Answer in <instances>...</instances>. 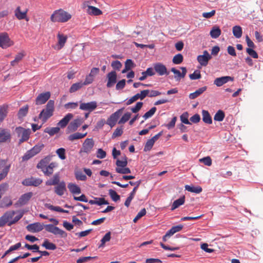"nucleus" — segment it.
Returning <instances> with one entry per match:
<instances>
[{
  "mask_svg": "<svg viewBox=\"0 0 263 263\" xmlns=\"http://www.w3.org/2000/svg\"><path fill=\"white\" fill-rule=\"evenodd\" d=\"M71 15L62 9L55 10L50 16V20L53 23H66L71 18Z\"/></svg>",
  "mask_w": 263,
  "mask_h": 263,
  "instance_id": "obj_1",
  "label": "nucleus"
},
{
  "mask_svg": "<svg viewBox=\"0 0 263 263\" xmlns=\"http://www.w3.org/2000/svg\"><path fill=\"white\" fill-rule=\"evenodd\" d=\"M54 110V101L53 100H49L46 105L45 109H43L39 115V118L41 119L43 123L53 115Z\"/></svg>",
  "mask_w": 263,
  "mask_h": 263,
  "instance_id": "obj_2",
  "label": "nucleus"
},
{
  "mask_svg": "<svg viewBox=\"0 0 263 263\" xmlns=\"http://www.w3.org/2000/svg\"><path fill=\"white\" fill-rule=\"evenodd\" d=\"M19 139L18 143L20 144L25 141H27L30 137L31 130L30 129H25L22 127H17L15 129Z\"/></svg>",
  "mask_w": 263,
  "mask_h": 263,
  "instance_id": "obj_3",
  "label": "nucleus"
},
{
  "mask_svg": "<svg viewBox=\"0 0 263 263\" xmlns=\"http://www.w3.org/2000/svg\"><path fill=\"white\" fill-rule=\"evenodd\" d=\"M44 227L45 230L48 232L51 233L55 235H59L62 238H65L67 237V233L64 231L60 229L56 226H54L52 224H46Z\"/></svg>",
  "mask_w": 263,
  "mask_h": 263,
  "instance_id": "obj_4",
  "label": "nucleus"
},
{
  "mask_svg": "<svg viewBox=\"0 0 263 263\" xmlns=\"http://www.w3.org/2000/svg\"><path fill=\"white\" fill-rule=\"evenodd\" d=\"M11 139L10 130L7 128L0 127V143L10 142Z\"/></svg>",
  "mask_w": 263,
  "mask_h": 263,
  "instance_id": "obj_5",
  "label": "nucleus"
},
{
  "mask_svg": "<svg viewBox=\"0 0 263 263\" xmlns=\"http://www.w3.org/2000/svg\"><path fill=\"white\" fill-rule=\"evenodd\" d=\"M13 44L7 33L0 34V47L3 48H7Z\"/></svg>",
  "mask_w": 263,
  "mask_h": 263,
  "instance_id": "obj_6",
  "label": "nucleus"
},
{
  "mask_svg": "<svg viewBox=\"0 0 263 263\" xmlns=\"http://www.w3.org/2000/svg\"><path fill=\"white\" fill-rule=\"evenodd\" d=\"M149 92V90L148 89L143 90L141 91L140 93H138L131 97L129 99H128L126 104L127 105H129L132 103H133L134 102L137 101L138 99L140 100H143L148 94Z\"/></svg>",
  "mask_w": 263,
  "mask_h": 263,
  "instance_id": "obj_7",
  "label": "nucleus"
},
{
  "mask_svg": "<svg viewBox=\"0 0 263 263\" xmlns=\"http://www.w3.org/2000/svg\"><path fill=\"white\" fill-rule=\"evenodd\" d=\"M123 109H120L112 114L107 120L106 124L111 127L114 126L122 113Z\"/></svg>",
  "mask_w": 263,
  "mask_h": 263,
  "instance_id": "obj_8",
  "label": "nucleus"
},
{
  "mask_svg": "<svg viewBox=\"0 0 263 263\" xmlns=\"http://www.w3.org/2000/svg\"><path fill=\"white\" fill-rule=\"evenodd\" d=\"M14 211H9L6 212L0 218V227L4 226L7 223H9L10 221L12 220V218L15 215Z\"/></svg>",
  "mask_w": 263,
  "mask_h": 263,
  "instance_id": "obj_9",
  "label": "nucleus"
},
{
  "mask_svg": "<svg viewBox=\"0 0 263 263\" xmlns=\"http://www.w3.org/2000/svg\"><path fill=\"white\" fill-rule=\"evenodd\" d=\"M94 145V142L92 139L87 138L83 144L82 148L81 149L80 153H89Z\"/></svg>",
  "mask_w": 263,
  "mask_h": 263,
  "instance_id": "obj_10",
  "label": "nucleus"
},
{
  "mask_svg": "<svg viewBox=\"0 0 263 263\" xmlns=\"http://www.w3.org/2000/svg\"><path fill=\"white\" fill-rule=\"evenodd\" d=\"M97 107V103L96 101H91L87 103H80V109L82 110L87 111L91 112Z\"/></svg>",
  "mask_w": 263,
  "mask_h": 263,
  "instance_id": "obj_11",
  "label": "nucleus"
},
{
  "mask_svg": "<svg viewBox=\"0 0 263 263\" xmlns=\"http://www.w3.org/2000/svg\"><path fill=\"white\" fill-rule=\"evenodd\" d=\"M203 53L202 55H199L197 58V60L201 66H206L209 60L212 59V57L207 50L203 51Z\"/></svg>",
  "mask_w": 263,
  "mask_h": 263,
  "instance_id": "obj_12",
  "label": "nucleus"
},
{
  "mask_svg": "<svg viewBox=\"0 0 263 263\" xmlns=\"http://www.w3.org/2000/svg\"><path fill=\"white\" fill-rule=\"evenodd\" d=\"M83 120L82 118H78L72 121L68 126L67 133H69L76 131L77 128L83 123Z\"/></svg>",
  "mask_w": 263,
  "mask_h": 263,
  "instance_id": "obj_13",
  "label": "nucleus"
},
{
  "mask_svg": "<svg viewBox=\"0 0 263 263\" xmlns=\"http://www.w3.org/2000/svg\"><path fill=\"white\" fill-rule=\"evenodd\" d=\"M51 93L49 91L41 93L38 95L35 99V104L37 105L45 104L50 98Z\"/></svg>",
  "mask_w": 263,
  "mask_h": 263,
  "instance_id": "obj_14",
  "label": "nucleus"
},
{
  "mask_svg": "<svg viewBox=\"0 0 263 263\" xmlns=\"http://www.w3.org/2000/svg\"><path fill=\"white\" fill-rule=\"evenodd\" d=\"M42 182V180L40 178H35L31 177L25 179L22 182V184L26 186H37Z\"/></svg>",
  "mask_w": 263,
  "mask_h": 263,
  "instance_id": "obj_15",
  "label": "nucleus"
},
{
  "mask_svg": "<svg viewBox=\"0 0 263 263\" xmlns=\"http://www.w3.org/2000/svg\"><path fill=\"white\" fill-rule=\"evenodd\" d=\"M180 69L182 70V72H180L179 70L176 69L174 67L172 68L171 69V71L175 74L174 78L177 81H179L181 80V79L184 78L187 72V70L185 67H182L180 68Z\"/></svg>",
  "mask_w": 263,
  "mask_h": 263,
  "instance_id": "obj_16",
  "label": "nucleus"
},
{
  "mask_svg": "<svg viewBox=\"0 0 263 263\" xmlns=\"http://www.w3.org/2000/svg\"><path fill=\"white\" fill-rule=\"evenodd\" d=\"M66 191V183L63 180L61 181L54 187V193L60 196H63Z\"/></svg>",
  "mask_w": 263,
  "mask_h": 263,
  "instance_id": "obj_17",
  "label": "nucleus"
},
{
  "mask_svg": "<svg viewBox=\"0 0 263 263\" xmlns=\"http://www.w3.org/2000/svg\"><path fill=\"white\" fill-rule=\"evenodd\" d=\"M154 69L159 76L168 75L169 74L166 66L161 63L155 64L154 65Z\"/></svg>",
  "mask_w": 263,
  "mask_h": 263,
  "instance_id": "obj_18",
  "label": "nucleus"
},
{
  "mask_svg": "<svg viewBox=\"0 0 263 263\" xmlns=\"http://www.w3.org/2000/svg\"><path fill=\"white\" fill-rule=\"evenodd\" d=\"M234 78L230 76H224L215 79L214 84L218 87H220L229 81H233Z\"/></svg>",
  "mask_w": 263,
  "mask_h": 263,
  "instance_id": "obj_19",
  "label": "nucleus"
},
{
  "mask_svg": "<svg viewBox=\"0 0 263 263\" xmlns=\"http://www.w3.org/2000/svg\"><path fill=\"white\" fill-rule=\"evenodd\" d=\"M27 230L31 233H36L43 229V226L40 222H35L29 224L26 227Z\"/></svg>",
  "mask_w": 263,
  "mask_h": 263,
  "instance_id": "obj_20",
  "label": "nucleus"
},
{
  "mask_svg": "<svg viewBox=\"0 0 263 263\" xmlns=\"http://www.w3.org/2000/svg\"><path fill=\"white\" fill-rule=\"evenodd\" d=\"M32 195L33 194L32 192H29L22 195L15 203V205H23L27 204Z\"/></svg>",
  "mask_w": 263,
  "mask_h": 263,
  "instance_id": "obj_21",
  "label": "nucleus"
},
{
  "mask_svg": "<svg viewBox=\"0 0 263 263\" xmlns=\"http://www.w3.org/2000/svg\"><path fill=\"white\" fill-rule=\"evenodd\" d=\"M58 43L57 45V49L58 50L61 49L65 45L67 40V36L62 33H58L57 34Z\"/></svg>",
  "mask_w": 263,
  "mask_h": 263,
  "instance_id": "obj_22",
  "label": "nucleus"
},
{
  "mask_svg": "<svg viewBox=\"0 0 263 263\" xmlns=\"http://www.w3.org/2000/svg\"><path fill=\"white\" fill-rule=\"evenodd\" d=\"M107 87L110 88L112 87L117 81V74L115 71H112L109 72L107 74Z\"/></svg>",
  "mask_w": 263,
  "mask_h": 263,
  "instance_id": "obj_23",
  "label": "nucleus"
},
{
  "mask_svg": "<svg viewBox=\"0 0 263 263\" xmlns=\"http://www.w3.org/2000/svg\"><path fill=\"white\" fill-rule=\"evenodd\" d=\"M73 116L71 113L67 114L62 120L58 123V125L61 128H64L66 126L69 121L73 118Z\"/></svg>",
  "mask_w": 263,
  "mask_h": 263,
  "instance_id": "obj_24",
  "label": "nucleus"
},
{
  "mask_svg": "<svg viewBox=\"0 0 263 263\" xmlns=\"http://www.w3.org/2000/svg\"><path fill=\"white\" fill-rule=\"evenodd\" d=\"M60 175L59 173H55L52 178L46 182L47 185H56L60 182Z\"/></svg>",
  "mask_w": 263,
  "mask_h": 263,
  "instance_id": "obj_25",
  "label": "nucleus"
},
{
  "mask_svg": "<svg viewBox=\"0 0 263 263\" xmlns=\"http://www.w3.org/2000/svg\"><path fill=\"white\" fill-rule=\"evenodd\" d=\"M67 187L70 192L72 194H79L81 192V188L75 183H69Z\"/></svg>",
  "mask_w": 263,
  "mask_h": 263,
  "instance_id": "obj_26",
  "label": "nucleus"
},
{
  "mask_svg": "<svg viewBox=\"0 0 263 263\" xmlns=\"http://www.w3.org/2000/svg\"><path fill=\"white\" fill-rule=\"evenodd\" d=\"M27 10L22 12L21 10L20 6H18L14 11V14L15 17L18 20L26 19L27 17Z\"/></svg>",
  "mask_w": 263,
  "mask_h": 263,
  "instance_id": "obj_27",
  "label": "nucleus"
},
{
  "mask_svg": "<svg viewBox=\"0 0 263 263\" xmlns=\"http://www.w3.org/2000/svg\"><path fill=\"white\" fill-rule=\"evenodd\" d=\"M88 202L90 204H97L98 205H102L103 204H108V202L104 198L95 197L93 200H90Z\"/></svg>",
  "mask_w": 263,
  "mask_h": 263,
  "instance_id": "obj_28",
  "label": "nucleus"
},
{
  "mask_svg": "<svg viewBox=\"0 0 263 263\" xmlns=\"http://www.w3.org/2000/svg\"><path fill=\"white\" fill-rule=\"evenodd\" d=\"M185 190L194 193L196 194H199L202 191V189L200 186H193V185H185Z\"/></svg>",
  "mask_w": 263,
  "mask_h": 263,
  "instance_id": "obj_29",
  "label": "nucleus"
},
{
  "mask_svg": "<svg viewBox=\"0 0 263 263\" xmlns=\"http://www.w3.org/2000/svg\"><path fill=\"white\" fill-rule=\"evenodd\" d=\"M87 12L89 14L92 15H99L102 13V12L100 9L92 6H88Z\"/></svg>",
  "mask_w": 263,
  "mask_h": 263,
  "instance_id": "obj_30",
  "label": "nucleus"
},
{
  "mask_svg": "<svg viewBox=\"0 0 263 263\" xmlns=\"http://www.w3.org/2000/svg\"><path fill=\"white\" fill-rule=\"evenodd\" d=\"M207 89L206 86H204L201 87L197 90H196L195 92L193 93H191L189 95V98L190 99H195L201 95L203 92H204Z\"/></svg>",
  "mask_w": 263,
  "mask_h": 263,
  "instance_id": "obj_31",
  "label": "nucleus"
},
{
  "mask_svg": "<svg viewBox=\"0 0 263 263\" xmlns=\"http://www.w3.org/2000/svg\"><path fill=\"white\" fill-rule=\"evenodd\" d=\"M221 33V31L219 27L217 26H214L210 31V34L212 38L217 39L220 35Z\"/></svg>",
  "mask_w": 263,
  "mask_h": 263,
  "instance_id": "obj_32",
  "label": "nucleus"
},
{
  "mask_svg": "<svg viewBox=\"0 0 263 263\" xmlns=\"http://www.w3.org/2000/svg\"><path fill=\"white\" fill-rule=\"evenodd\" d=\"M57 166V164L54 162H51L45 169L43 170V173L46 176H50L53 172V168Z\"/></svg>",
  "mask_w": 263,
  "mask_h": 263,
  "instance_id": "obj_33",
  "label": "nucleus"
},
{
  "mask_svg": "<svg viewBox=\"0 0 263 263\" xmlns=\"http://www.w3.org/2000/svg\"><path fill=\"white\" fill-rule=\"evenodd\" d=\"M202 116L203 121L206 123L211 124L212 123V117L208 111L205 110H202Z\"/></svg>",
  "mask_w": 263,
  "mask_h": 263,
  "instance_id": "obj_34",
  "label": "nucleus"
},
{
  "mask_svg": "<svg viewBox=\"0 0 263 263\" xmlns=\"http://www.w3.org/2000/svg\"><path fill=\"white\" fill-rule=\"evenodd\" d=\"M45 206L47 208V209L51 210L54 211L58 212H61V213H68L69 212L67 210H64L62 208H61L60 206H53L50 204L49 203H45L44 204Z\"/></svg>",
  "mask_w": 263,
  "mask_h": 263,
  "instance_id": "obj_35",
  "label": "nucleus"
},
{
  "mask_svg": "<svg viewBox=\"0 0 263 263\" xmlns=\"http://www.w3.org/2000/svg\"><path fill=\"white\" fill-rule=\"evenodd\" d=\"M185 202V197L183 196L180 198L174 201L172 208L171 210L174 211L176 209L178 208L179 206L184 204Z\"/></svg>",
  "mask_w": 263,
  "mask_h": 263,
  "instance_id": "obj_36",
  "label": "nucleus"
},
{
  "mask_svg": "<svg viewBox=\"0 0 263 263\" xmlns=\"http://www.w3.org/2000/svg\"><path fill=\"white\" fill-rule=\"evenodd\" d=\"M8 106L7 105L0 106V122L4 121L8 114Z\"/></svg>",
  "mask_w": 263,
  "mask_h": 263,
  "instance_id": "obj_37",
  "label": "nucleus"
},
{
  "mask_svg": "<svg viewBox=\"0 0 263 263\" xmlns=\"http://www.w3.org/2000/svg\"><path fill=\"white\" fill-rule=\"evenodd\" d=\"M86 135H87V133H85L84 134H82V133L77 132V133H75L73 134L70 135V136H69L68 138L69 140H70L71 141H73L75 140L82 139V138L85 137Z\"/></svg>",
  "mask_w": 263,
  "mask_h": 263,
  "instance_id": "obj_38",
  "label": "nucleus"
},
{
  "mask_svg": "<svg viewBox=\"0 0 263 263\" xmlns=\"http://www.w3.org/2000/svg\"><path fill=\"white\" fill-rule=\"evenodd\" d=\"M29 106L26 105L22 108H21L17 113V116L18 119H22L26 116L28 112Z\"/></svg>",
  "mask_w": 263,
  "mask_h": 263,
  "instance_id": "obj_39",
  "label": "nucleus"
},
{
  "mask_svg": "<svg viewBox=\"0 0 263 263\" xmlns=\"http://www.w3.org/2000/svg\"><path fill=\"white\" fill-rule=\"evenodd\" d=\"M232 31L234 36L237 39L241 37L242 36V31L241 27L239 26H234L232 29Z\"/></svg>",
  "mask_w": 263,
  "mask_h": 263,
  "instance_id": "obj_40",
  "label": "nucleus"
},
{
  "mask_svg": "<svg viewBox=\"0 0 263 263\" xmlns=\"http://www.w3.org/2000/svg\"><path fill=\"white\" fill-rule=\"evenodd\" d=\"M49 161V158L48 157H45V158L42 159L37 164V168H40L43 170L47 166V164Z\"/></svg>",
  "mask_w": 263,
  "mask_h": 263,
  "instance_id": "obj_41",
  "label": "nucleus"
},
{
  "mask_svg": "<svg viewBox=\"0 0 263 263\" xmlns=\"http://www.w3.org/2000/svg\"><path fill=\"white\" fill-rule=\"evenodd\" d=\"M225 117L224 112L221 110H218L214 117V120L216 121H222Z\"/></svg>",
  "mask_w": 263,
  "mask_h": 263,
  "instance_id": "obj_42",
  "label": "nucleus"
},
{
  "mask_svg": "<svg viewBox=\"0 0 263 263\" xmlns=\"http://www.w3.org/2000/svg\"><path fill=\"white\" fill-rule=\"evenodd\" d=\"M84 86L83 82H80L73 84L69 89V92L73 93L81 88Z\"/></svg>",
  "mask_w": 263,
  "mask_h": 263,
  "instance_id": "obj_43",
  "label": "nucleus"
},
{
  "mask_svg": "<svg viewBox=\"0 0 263 263\" xmlns=\"http://www.w3.org/2000/svg\"><path fill=\"white\" fill-rule=\"evenodd\" d=\"M60 129L59 127H47L45 129L44 132L46 133H48L50 136H53L55 134H57L59 132Z\"/></svg>",
  "mask_w": 263,
  "mask_h": 263,
  "instance_id": "obj_44",
  "label": "nucleus"
},
{
  "mask_svg": "<svg viewBox=\"0 0 263 263\" xmlns=\"http://www.w3.org/2000/svg\"><path fill=\"white\" fill-rule=\"evenodd\" d=\"M24 55H25L23 52H20L17 54L15 55L14 60L11 62V65L12 66H15L20 61L22 60Z\"/></svg>",
  "mask_w": 263,
  "mask_h": 263,
  "instance_id": "obj_45",
  "label": "nucleus"
},
{
  "mask_svg": "<svg viewBox=\"0 0 263 263\" xmlns=\"http://www.w3.org/2000/svg\"><path fill=\"white\" fill-rule=\"evenodd\" d=\"M42 246L45 247L46 249L54 250L57 247L55 244L49 242L48 240H45L42 244Z\"/></svg>",
  "mask_w": 263,
  "mask_h": 263,
  "instance_id": "obj_46",
  "label": "nucleus"
},
{
  "mask_svg": "<svg viewBox=\"0 0 263 263\" xmlns=\"http://www.w3.org/2000/svg\"><path fill=\"white\" fill-rule=\"evenodd\" d=\"M111 238V232H108L105 234L104 237L101 240V243L99 246V248L103 247L104 246L105 243L106 242L109 241Z\"/></svg>",
  "mask_w": 263,
  "mask_h": 263,
  "instance_id": "obj_47",
  "label": "nucleus"
},
{
  "mask_svg": "<svg viewBox=\"0 0 263 263\" xmlns=\"http://www.w3.org/2000/svg\"><path fill=\"white\" fill-rule=\"evenodd\" d=\"M75 177L77 180L85 181L87 179L86 176L81 171H77L74 173Z\"/></svg>",
  "mask_w": 263,
  "mask_h": 263,
  "instance_id": "obj_48",
  "label": "nucleus"
},
{
  "mask_svg": "<svg viewBox=\"0 0 263 263\" xmlns=\"http://www.w3.org/2000/svg\"><path fill=\"white\" fill-rule=\"evenodd\" d=\"M183 226L182 224H179L173 227L170 230L168 231L171 236L173 235L175 233L178 232L182 230Z\"/></svg>",
  "mask_w": 263,
  "mask_h": 263,
  "instance_id": "obj_49",
  "label": "nucleus"
},
{
  "mask_svg": "<svg viewBox=\"0 0 263 263\" xmlns=\"http://www.w3.org/2000/svg\"><path fill=\"white\" fill-rule=\"evenodd\" d=\"M109 195L110 196L111 199L114 201L116 202L120 200V196L117 193V192L115 191L112 189H110L109 190Z\"/></svg>",
  "mask_w": 263,
  "mask_h": 263,
  "instance_id": "obj_50",
  "label": "nucleus"
},
{
  "mask_svg": "<svg viewBox=\"0 0 263 263\" xmlns=\"http://www.w3.org/2000/svg\"><path fill=\"white\" fill-rule=\"evenodd\" d=\"M183 60V55L180 53H178L174 57L172 61L175 64H179L182 62Z\"/></svg>",
  "mask_w": 263,
  "mask_h": 263,
  "instance_id": "obj_51",
  "label": "nucleus"
},
{
  "mask_svg": "<svg viewBox=\"0 0 263 263\" xmlns=\"http://www.w3.org/2000/svg\"><path fill=\"white\" fill-rule=\"evenodd\" d=\"M44 144H42L41 145H35L33 146L31 149H30L33 155L35 156V155L39 153L42 148L44 147Z\"/></svg>",
  "mask_w": 263,
  "mask_h": 263,
  "instance_id": "obj_52",
  "label": "nucleus"
},
{
  "mask_svg": "<svg viewBox=\"0 0 263 263\" xmlns=\"http://www.w3.org/2000/svg\"><path fill=\"white\" fill-rule=\"evenodd\" d=\"M10 164L7 165L4 167V168L2 172L1 173H0V181L3 180L4 178H5L7 176V175L10 170Z\"/></svg>",
  "mask_w": 263,
  "mask_h": 263,
  "instance_id": "obj_53",
  "label": "nucleus"
},
{
  "mask_svg": "<svg viewBox=\"0 0 263 263\" xmlns=\"http://www.w3.org/2000/svg\"><path fill=\"white\" fill-rule=\"evenodd\" d=\"M141 180L138 181L137 182H133V181H129V184L131 185H135V187L133 189L132 192L130 193L132 195L135 196L136 192L140 184H141Z\"/></svg>",
  "mask_w": 263,
  "mask_h": 263,
  "instance_id": "obj_54",
  "label": "nucleus"
},
{
  "mask_svg": "<svg viewBox=\"0 0 263 263\" xmlns=\"http://www.w3.org/2000/svg\"><path fill=\"white\" fill-rule=\"evenodd\" d=\"M157 110L156 107H152L149 110L147 111L146 113L144 114V115L143 116V117L145 119H147L148 118H149L152 117L154 114L155 113L156 111Z\"/></svg>",
  "mask_w": 263,
  "mask_h": 263,
  "instance_id": "obj_55",
  "label": "nucleus"
},
{
  "mask_svg": "<svg viewBox=\"0 0 263 263\" xmlns=\"http://www.w3.org/2000/svg\"><path fill=\"white\" fill-rule=\"evenodd\" d=\"M246 52L251 57L254 59H257L258 57L257 53L254 50V49L247 48Z\"/></svg>",
  "mask_w": 263,
  "mask_h": 263,
  "instance_id": "obj_56",
  "label": "nucleus"
},
{
  "mask_svg": "<svg viewBox=\"0 0 263 263\" xmlns=\"http://www.w3.org/2000/svg\"><path fill=\"white\" fill-rule=\"evenodd\" d=\"M154 143L155 142H154L153 140H152L151 139L148 140L144 146V151L145 152L150 151L153 146Z\"/></svg>",
  "mask_w": 263,
  "mask_h": 263,
  "instance_id": "obj_57",
  "label": "nucleus"
},
{
  "mask_svg": "<svg viewBox=\"0 0 263 263\" xmlns=\"http://www.w3.org/2000/svg\"><path fill=\"white\" fill-rule=\"evenodd\" d=\"M127 157H124L122 160H117L116 161V165L118 167H121V168L126 167L127 164Z\"/></svg>",
  "mask_w": 263,
  "mask_h": 263,
  "instance_id": "obj_58",
  "label": "nucleus"
},
{
  "mask_svg": "<svg viewBox=\"0 0 263 263\" xmlns=\"http://www.w3.org/2000/svg\"><path fill=\"white\" fill-rule=\"evenodd\" d=\"M56 153L61 159L64 160L66 159L65 148H60L58 149L56 151Z\"/></svg>",
  "mask_w": 263,
  "mask_h": 263,
  "instance_id": "obj_59",
  "label": "nucleus"
},
{
  "mask_svg": "<svg viewBox=\"0 0 263 263\" xmlns=\"http://www.w3.org/2000/svg\"><path fill=\"white\" fill-rule=\"evenodd\" d=\"M131 114L130 112H126L124 114L122 118L119 120V124H123L126 122L130 118Z\"/></svg>",
  "mask_w": 263,
  "mask_h": 263,
  "instance_id": "obj_60",
  "label": "nucleus"
},
{
  "mask_svg": "<svg viewBox=\"0 0 263 263\" xmlns=\"http://www.w3.org/2000/svg\"><path fill=\"white\" fill-rule=\"evenodd\" d=\"M201 77L200 72L199 70H195L193 73L189 75V78L191 80H197L200 79Z\"/></svg>",
  "mask_w": 263,
  "mask_h": 263,
  "instance_id": "obj_61",
  "label": "nucleus"
},
{
  "mask_svg": "<svg viewBox=\"0 0 263 263\" xmlns=\"http://www.w3.org/2000/svg\"><path fill=\"white\" fill-rule=\"evenodd\" d=\"M116 171L118 173L122 174H129L131 172L130 170L128 167H126L123 168L117 167Z\"/></svg>",
  "mask_w": 263,
  "mask_h": 263,
  "instance_id": "obj_62",
  "label": "nucleus"
},
{
  "mask_svg": "<svg viewBox=\"0 0 263 263\" xmlns=\"http://www.w3.org/2000/svg\"><path fill=\"white\" fill-rule=\"evenodd\" d=\"M180 120L182 123L185 124H191L188 120V114L187 112H185L181 115Z\"/></svg>",
  "mask_w": 263,
  "mask_h": 263,
  "instance_id": "obj_63",
  "label": "nucleus"
},
{
  "mask_svg": "<svg viewBox=\"0 0 263 263\" xmlns=\"http://www.w3.org/2000/svg\"><path fill=\"white\" fill-rule=\"evenodd\" d=\"M143 106L142 102H138L136 103L135 107L131 108V110L133 113H137L138 112Z\"/></svg>",
  "mask_w": 263,
  "mask_h": 263,
  "instance_id": "obj_64",
  "label": "nucleus"
}]
</instances>
